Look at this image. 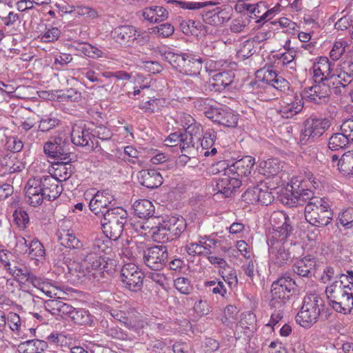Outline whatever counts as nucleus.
Returning a JSON list of instances; mask_svg holds the SVG:
<instances>
[{
    "instance_id": "obj_1",
    "label": "nucleus",
    "mask_w": 353,
    "mask_h": 353,
    "mask_svg": "<svg viewBox=\"0 0 353 353\" xmlns=\"http://www.w3.org/2000/svg\"><path fill=\"white\" fill-rule=\"evenodd\" d=\"M194 107L213 123L225 128H235L238 123V115L226 106H222L210 98H198L194 101Z\"/></svg>"
},
{
    "instance_id": "obj_2",
    "label": "nucleus",
    "mask_w": 353,
    "mask_h": 353,
    "mask_svg": "<svg viewBox=\"0 0 353 353\" xmlns=\"http://www.w3.org/2000/svg\"><path fill=\"white\" fill-rule=\"evenodd\" d=\"M269 246V262L274 268H282L288 265L299 256L303 247L292 240L268 239Z\"/></svg>"
},
{
    "instance_id": "obj_3",
    "label": "nucleus",
    "mask_w": 353,
    "mask_h": 353,
    "mask_svg": "<svg viewBox=\"0 0 353 353\" xmlns=\"http://www.w3.org/2000/svg\"><path fill=\"white\" fill-rule=\"evenodd\" d=\"M296 288L304 290L301 280H295L288 273L280 276L272 284L271 294L272 298L270 300V305L273 307H283L294 293Z\"/></svg>"
},
{
    "instance_id": "obj_4",
    "label": "nucleus",
    "mask_w": 353,
    "mask_h": 353,
    "mask_svg": "<svg viewBox=\"0 0 353 353\" xmlns=\"http://www.w3.org/2000/svg\"><path fill=\"white\" fill-rule=\"evenodd\" d=\"M186 228V221L182 216H167L158 226L152 228V237L156 241L165 243L179 237Z\"/></svg>"
},
{
    "instance_id": "obj_5",
    "label": "nucleus",
    "mask_w": 353,
    "mask_h": 353,
    "mask_svg": "<svg viewBox=\"0 0 353 353\" xmlns=\"http://www.w3.org/2000/svg\"><path fill=\"white\" fill-rule=\"evenodd\" d=\"M305 220L312 226L323 228L333 219V212L324 198L314 199L305 206Z\"/></svg>"
},
{
    "instance_id": "obj_6",
    "label": "nucleus",
    "mask_w": 353,
    "mask_h": 353,
    "mask_svg": "<svg viewBox=\"0 0 353 353\" xmlns=\"http://www.w3.org/2000/svg\"><path fill=\"white\" fill-rule=\"evenodd\" d=\"M330 120L325 117L312 114L305 119L300 134L301 144L316 142L330 127Z\"/></svg>"
},
{
    "instance_id": "obj_7",
    "label": "nucleus",
    "mask_w": 353,
    "mask_h": 353,
    "mask_svg": "<svg viewBox=\"0 0 353 353\" xmlns=\"http://www.w3.org/2000/svg\"><path fill=\"white\" fill-rule=\"evenodd\" d=\"M82 256L83 263L89 268L92 276L97 279V281H100L98 274L103 278L105 274L110 275L114 271L112 261L110 259L106 260V258L103 257L99 253L85 251L82 253Z\"/></svg>"
},
{
    "instance_id": "obj_8",
    "label": "nucleus",
    "mask_w": 353,
    "mask_h": 353,
    "mask_svg": "<svg viewBox=\"0 0 353 353\" xmlns=\"http://www.w3.org/2000/svg\"><path fill=\"white\" fill-rule=\"evenodd\" d=\"M168 3H176L183 9L188 10H199L203 9L201 12V15L203 21L205 23L214 26H221L220 18L219 17V12L217 7L210 9L208 7L214 6L216 3L211 1L204 2H188L178 0H168Z\"/></svg>"
},
{
    "instance_id": "obj_9",
    "label": "nucleus",
    "mask_w": 353,
    "mask_h": 353,
    "mask_svg": "<svg viewBox=\"0 0 353 353\" xmlns=\"http://www.w3.org/2000/svg\"><path fill=\"white\" fill-rule=\"evenodd\" d=\"M316 260L311 256H304L296 261L292 267L294 272L299 276L296 280H301L304 291L314 288L316 285L312 279L314 276Z\"/></svg>"
},
{
    "instance_id": "obj_10",
    "label": "nucleus",
    "mask_w": 353,
    "mask_h": 353,
    "mask_svg": "<svg viewBox=\"0 0 353 353\" xmlns=\"http://www.w3.org/2000/svg\"><path fill=\"white\" fill-rule=\"evenodd\" d=\"M123 285L132 292H138L142 289L144 274L134 263L125 264L120 274Z\"/></svg>"
},
{
    "instance_id": "obj_11",
    "label": "nucleus",
    "mask_w": 353,
    "mask_h": 353,
    "mask_svg": "<svg viewBox=\"0 0 353 353\" xmlns=\"http://www.w3.org/2000/svg\"><path fill=\"white\" fill-rule=\"evenodd\" d=\"M144 263L152 270H161L168 261V249L163 245H154L143 251Z\"/></svg>"
},
{
    "instance_id": "obj_12",
    "label": "nucleus",
    "mask_w": 353,
    "mask_h": 353,
    "mask_svg": "<svg viewBox=\"0 0 353 353\" xmlns=\"http://www.w3.org/2000/svg\"><path fill=\"white\" fill-rule=\"evenodd\" d=\"M159 52L164 61L168 62L179 72L185 75L194 56L192 53H176L170 48L161 49Z\"/></svg>"
},
{
    "instance_id": "obj_13",
    "label": "nucleus",
    "mask_w": 353,
    "mask_h": 353,
    "mask_svg": "<svg viewBox=\"0 0 353 353\" xmlns=\"http://www.w3.org/2000/svg\"><path fill=\"white\" fill-rule=\"evenodd\" d=\"M330 85L325 82L315 83L314 85L305 88L301 93V99L316 105L326 103L330 99Z\"/></svg>"
},
{
    "instance_id": "obj_14",
    "label": "nucleus",
    "mask_w": 353,
    "mask_h": 353,
    "mask_svg": "<svg viewBox=\"0 0 353 353\" xmlns=\"http://www.w3.org/2000/svg\"><path fill=\"white\" fill-rule=\"evenodd\" d=\"M41 183L39 177H34L30 179L26 185V201L32 207L41 205L46 199Z\"/></svg>"
},
{
    "instance_id": "obj_15",
    "label": "nucleus",
    "mask_w": 353,
    "mask_h": 353,
    "mask_svg": "<svg viewBox=\"0 0 353 353\" xmlns=\"http://www.w3.org/2000/svg\"><path fill=\"white\" fill-rule=\"evenodd\" d=\"M332 63L325 57H320L312 66L314 83L331 82L334 79Z\"/></svg>"
},
{
    "instance_id": "obj_16",
    "label": "nucleus",
    "mask_w": 353,
    "mask_h": 353,
    "mask_svg": "<svg viewBox=\"0 0 353 353\" xmlns=\"http://www.w3.org/2000/svg\"><path fill=\"white\" fill-rule=\"evenodd\" d=\"M234 79V73L232 70L219 72L204 84V92H221L232 84Z\"/></svg>"
},
{
    "instance_id": "obj_17",
    "label": "nucleus",
    "mask_w": 353,
    "mask_h": 353,
    "mask_svg": "<svg viewBox=\"0 0 353 353\" xmlns=\"http://www.w3.org/2000/svg\"><path fill=\"white\" fill-rule=\"evenodd\" d=\"M91 128H87L85 124H75L72 126L71 132V141L72 143L80 147L89 146L90 141L92 143V148L97 149L99 148L101 150L98 141L95 143L92 140Z\"/></svg>"
},
{
    "instance_id": "obj_18",
    "label": "nucleus",
    "mask_w": 353,
    "mask_h": 353,
    "mask_svg": "<svg viewBox=\"0 0 353 353\" xmlns=\"http://www.w3.org/2000/svg\"><path fill=\"white\" fill-rule=\"evenodd\" d=\"M113 200V196L109 194L108 190L98 191L89 203L90 210L95 215L102 217L106 210L112 208L110 205Z\"/></svg>"
},
{
    "instance_id": "obj_19",
    "label": "nucleus",
    "mask_w": 353,
    "mask_h": 353,
    "mask_svg": "<svg viewBox=\"0 0 353 353\" xmlns=\"http://www.w3.org/2000/svg\"><path fill=\"white\" fill-rule=\"evenodd\" d=\"M77 155L73 154L66 157H63L61 160L53 162L52 168L54 172L52 176L60 182L68 180L75 172V167L72 163L77 161Z\"/></svg>"
},
{
    "instance_id": "obj_20",
    "label": "nucleus",
    "mask_w": 353,
    "mask_h": 353,
    "mask_svg": "<svg viewBox=\"0 0 353 353\" xmlns=\"http://www.w3.org/2000/svg\"><path fill=\"white\" fill-rule=\"evenodd\" d=\"M68 142L61 137H57L52 141H47L43 145L44 153L50 158L54 160H61L63 157H66L73 154L68 152L66 148Z\"/></svg>"
},
{
    "instance_id": "obj_21",
    "label": "nucleus",
    "mask_w": 353,
    "mask_h": 353,
    "mask_svg": "<svg viewBox=\"0 0 353 353\" xmlns=\"http://www.w3.org/2000/svg\"><path fill=\"white\" fill-rule=\"evenodd\" d=\"M255 165V159L245 156L232 162L229 168L230 174L240 179L246 178L251 174Z\"/></svg>"
},
{
    "instance_id": "obj_22",
    "label": "nucleus",
    "mask_w": 353,
    "mask_h": 353,
    "mask_svg": "<svg viewBox=\"0 0 353 353\" xmlns=\"http://www.w3.org/2000/svg\"><path fill=\"white\" fill-rule=\"evenodd\" d=\"M353 81V59H346L339 65L334 72V79L332 84L341 85L346 88Z\"/></svg>"
},
{
    "instance_id": "obj_23",
    "label": "nucleus",
    "mask_w": 353,
    "mask_h": 353,
    "mask_svg": "<svg viewBox=\"0 0 353 353\" xmlns=\"http://www.w3.org/2000/svg\"><path fill=\"white\" fill-rule=\"evenodd\" d=\"M136 28L133 26L123 25L116 27L111 32V35L114 41L126 47L133 46L135 37Z\"/></svg>"
},
{
    "instance_id": "obj_24",
    "label": "nucleus",
    "mask_w": 353,
    "mask_h": 353,
    "mask_svg": "<svg viewBox=\"0 0 353 353\" xmlns=\"http://www.w3.org/2000/svg\"><path fill=\"white\" fill-rule=\"evenodd\" d=\"M242 183V179L232 175L229 176L228 174L216 181L214 190H216L218 193L222 194L225 197H230L236 190L241 187Z\"/></svg>"
},
{
    "instance_id": "obj_25",
    "label": "nucleus",
    "mask_w": 353,
    "mask_h": 353,
    "mask_svg": "<svg viewBox=\"0 0 353 353\" xmlns=\"http://www.w3.org/2000/svg\"><path fill=\"white\" fill-rule=\"evenodd\" d=\"M39 180L46 200L53 201L61 194L63 188L59 185L60 181L52 174L39 177Z\"/></svg>"
},
{
    "instance_id": "obj_26",
    "label": "nucleus",
    "mask_w": 353,
    "mask_h": 353,
    "mask_svg": "<svg viewBox=\"0 0 353 353\" xmlns=\"http://www.w3.org/2000/svg\"><path fill=\"white\" fill-rule=\"evenodd\" d=\"M139 183L149 189L159 188L163 182V176L155 169L142 170L139 172Z\"/></svg>"
},
{
    "instance_id": "obj_27",
    "label": "nucleus",
    "mask_w": 353,
    "mask_h": 353,
    "mask_svg": "<svg viewBox=\"0 0 353 353\" xmlns=\"http://www.w3.org/2000/svg\"><path fill=\"white\" fill-rule=\"evenodd\" d=\"M68 272L71 275V280L77 285L85 284L92 275L89 268L82 263L73 262L68 266Z\"/></svg>"
},
{
    "instance_id": "obj_28",
    "label": "nucleus",
    "mask_w": 353,
    "mask_h": 353,
    "mask_svg": "<svg viewBox=\"0 0 353 353\" xmlns=\"http://www.w3.org/2000/svg\"><path fill=\"white\" fill-rule=\"evenodd\" d=\"M142 16L150 23H156L166 20L169 17V12L163 6H152L143 9Z\"/></svg>"
},
{
    "instance_id": "obj_29",
    "label": "nucleus",
    "mask_w": 353,
    "mask_h": 353,
    "mask_svg": "<svg viewBox=\"0 0 353 353\" xmlns=\"http://www.w3.org/2000/svg\"><path fill=\"white\" fill-rule=\"evenodd\" d=\"M296 183L288 184L285 188H282L279 194V201L285 205L290 208L299 205V200L296 196Z\"/></svg>"
},
{
    "instance_id": "obj_30",
    "label": "nucleus",
    "mask_w": 353,
    "mask_h": 353,
    "mask_svg": "<svg viewBox=\"0 0 353 353\" xmlns=\"http://www.w3.org/2000/svg\"><path fill=\"white\" fill-rule=\"evenodd\" d=\"M134 214L140 219H148L154 216L155 208L148 199L136 201L133 204Z\"/></svg>"
},
{
    "instance_id": "obj_31",
    "label": "nucleus",
    "mask_w": 353,
    "mask_h": 353,
    "mask_svg": "<svg viewBox=\"0 0 353 353\" xmlns=\"http://www.w3.org/2000/svg\"><path fill=\"white\" fill-rule=\"evenodd\" d=\"M128 221V212L121 207L112 208L106 210V213L101 217V223L126 224Z\"/></svg>"
},
{
    "instance_id": "obj_32",
    "label": "nucleus",
    "mask_w": 353,
    "mask_h": 353,
    "mask_svg": "<svg viewBox=\"0 0 353 353\" xmlns=\"http://www.w3.org/2000/svg\"><path fill=\"white\" fill-rule=\"evenodd\" d=\"M352 143V141L341 131L331 135L328 139L327 145L332 151H339L348 148L349 145Z\"/></svg>"
},
{
    "instance_id": "obj_33",
    "label": "nucleus",
    "mask_w": 353,
    "mask_h": 353,
    "mask_svg": "<svg viewBox=\"0 0 353 353\" xmlns=\"http://www.w3.org/2000/svg\"><path fill=\"white\" fill-rule=\"evenodd\" d=\"M294 227L292 225V221L290 219H287L286 223H282L281 225L276 226L273 230L272 234L268 238V239L274 240H291L290 237L293 235Z\"/></svg>"
},
{
    "instance_id": "obj_34",
    "label": "nucleus",
    "mask_w": 353,
    "mask_h": 353,
    "mask_svg": "<svg viewBox=\"0 0 353 353\" xmlns=\"http://www.w3.org/2000/svg\"><path fill=\"white\" fill-rule=\"evenodd\" d=\"M48 347L46 341L39 339L28 340L18 345L19 353H41Z\"/></svg>"
},
{
    "instance_id": "obj_35",
    "label": "nucleus",
    "mask_w": 353,
    "mask_h": 353,
    "mask_svg": "<svg viewBox=\"0 0 353 353\" xmlns=\"http://www.w3.org/2000/svg\"><path fill=\"white\" fill-rule=\"evenodd\" d=\"M46 250L43 244L37 239H34L28 243V251L27 256L35 261V264L39 265L45 259Z\"/></svg>"
},
{
    "instance_id": "obj_36",
    "label": "nucleus",
    "mask_w": 353,
    "mask_h": 353,
    "mask_svg": "<svg viewBox=\"0 0 353 353\" xmlns=\"http://www.w3.org/2000/svg\"><path fill=\"white\" fill-rule=\"evenodd\" d=\"M303 108V99L296 96L291 103H286L281 107L279 114L281 117L289 119L299 113Z\"/></svg>"
},
{
    "instance_id": "obj_37",
    "label": "nucleus",
    "mask_w": 353,
    "mask_h": 353,
    "mask_svg": "<svg viewBox=\"0 0 353 353\" xmlns=\"http://www.w3.org/2000/svg\"><path fill=\"white\" fill-rule=\"evenodd\" d=\"M60 243L67 248L74 250H80L83 248V242L72 232L64 231L58 237Z\"/></svg>"
},
{
    "instance_id": "obj_38",
    "label": "nucleus",
    "mask_w": 353,
    "mask_h": 353,
    "mask_svg": "<svg viewBox=\"0 0 353 353\" xmlns=\"http://www.w3.org/2000/svg\"><path fill=\"white\" fill-rule=\"evenodd\" d=\"M320 315V310H299L296 315V322L301 326L309 328L316 321Z\"/></svg>"
},
{
    "instance_id": "obj_39",
    "label": "nucleus",
    "mask_w": 353,
    "mask_h": 353,
    "mask_svg": "<svg viewBox=\"0 0 353 353\" xmlns=\"http://www.w3.org/2000/svg\"><path fill=\"white\" fill-rule=\"evenodd\" d=\"M280 160L276 158L269 159L260 163V168L261 173L268 176H276L283 168Z\"/></svg>"
},
{
    "instance_id": "obj_40",
    "label": "nucleus",
    "mask_w": 353,
    "mask_h": 353,
    "mask_svg": "<svg viewBox=\"0 0 353 353\" xmlns=\"http://www.w3.org/2000/svg\"><path fill=\"white\" fill-rule=\"evenodd\" d=\"M122 223H101V227L105 236L110 240L116 241L123 234L124 225Z\"/></svg>"
},
{
    "instance_id": "obj_41",
    "label": "nucleus",
    "mask_w": 353,
    "mask_h": 353,
    "mask_svg": "<svg viewBox=\"0 0 353 353\" xmlns=\"http://www.w3.org/2000/svg\"><path fill=\"white\" fill-rule=\"evenodd\" d=\"M341 163L339 172L343 176L351 177L353 176V150L345 152L341 157Z\"/></svg>"
},
{
    "instance_id": "obj_42",
    "label": "nucleus",
    "mask_w": 353,
    "mask_h": 353,
    "mask_svg": "<svg viewBox=\"0 0 353 353\" xmlns=\"http://www.w3.org/2000/svg\"><path fill=\"white\" fill-rule=\"evenodd\" d=\"M65 315L77 324L89 325L92 322V316L88 310H68Z\"/></svg>"
},
{
    "instance_id": "obj_43",
    "label": "nucleus",
    "mask_w": 353,
    "mask_h": 353,
    "mask_svg": "<svg viewBox=\"0 0 353 353\" xmlns=\"http://www.w3.org/2000/svg\"><path fill=\"white\" fill-rule=\"evenodd\" d=\"M199 144V141H196L194 137L182 132L179 145L182 152L191 154L198 148Z\"/></svg>"
},
{
    "instance_id": "obj_44",
    "label": "nucleus",
    "mask_w": 353,
    "mask_h": 353,
    "mask_svg": "<svg viewBox=\"0 0 353 353\" xmlns=\"http://www.w3.org/2000/svg\"><path fill=\"white\" fill-rule=\"evenodd\" d=\"M325 307L324 300L316 293H307L303 299L301 309H322Z\"/></svg>"
},
{
    "instance_id": "obj_45",
    "label": "nucleus",
    "mask_w": 353,
    "mask_h": 353,
    "mask_svg": "<svg viewBox=\"0 0 353 353\" xmlns=\"http://www.w3.org/2000/svg\"><path fill=\"white\" fill-rule=\"evenodd\" d=\"M60 120L55 117L50 115L43 116L39 125V130L43 132H47L60 125Z\"/></svg>"
},
{
    "instance_id": "obj_46",
    "label": "nucleus",
    "mask_w": 353,
    "mask_h": 353,
    "mask_svg": "<svg viewBox=\"0 0 353 353\" xmlns=\"http://www.w3.org/2000/svg\"><path fill=\"white\" fill-rule=\"evenodd\" d=\"M296 196L299 200V205H304L310 202H313L314 199H321L320 197L314 196V193L310 189H305L301 188L299 185H296Z\"/></svg>"
},
{
    "instance_id": "obj_47",
    "label": "nucleus",
    "mask_w": 353,
    "mask_h": 353,
    "mask_svg": "<svg viewBox=\"0 0 353 353\" xmlns=\"http://www.w3.org/2000/svg\"><path fill=\"white\" fill-rule=\"evenodd\" d=\"M186 252L189 255H210L212 252L209 248L203 245V241H200L199 243H191L185 246Z\"/></svg>"
},
{
    "instance_id": "obj_48",
    "label": "nucleus",
    "mask_w": 353,
    "mask_h": 353,
    "mask_svg": "<svg viewBox=\"0 0 353 353\" xmlns=\"http://www.w3.org/2000/svg\"><path fill=\"white\" fill-rule=\"evenodd\" d=\"M261 192L260 185H254L248 188L245 192L242 194L241 197L243 201L249 204H256L259 203V194Z\"/></svg>"
},
{
    "instance_id": "obj_49",
    "label": "nucleus",
    "mask_w": 353,
    "mask_h": 353,
    "mask_svg": "<svg viewBox=\"0 0 353 353\" xmlns=\"http://www.w3.org/2000/svg\"><path fill=\"white\" fill-rule=\"evenodd\" d=\"M348 46V43L345 40L336 41L330 52L331 59L334 61L339 60L345 51V48Z\"/></svg>"
},
{
    "instance_id": "obj_50",
    "label": "nucleus",
    "mask_w": 353,
    "mask_h": 353,
    "mask_svg": "<svg viewBox=\"0 0 353 353\" xmlns=\"http://www.w3.org/2000/svg\"><path fill=\"white\" fill-rule=\"evenodd\" d=\"M92 139L97 138L102 141H108L112 138V131L103 125L91 128Z\"/></svg>"
},
{
    "instance_id": "obj_51",
    "label": "nucleus",
    "mask_w": 353,
    "mask_h": 353,
    "mask_svg": "<svg viewBox=\"0 0 353 353\" xmlns=\"http://www.w3.org/2000/svg\"><path fill=\"white\" fill-rule=\"evenodd\" d=\"M13 217L15 223L19 228H26L30 221L28 213L21 208H18L14 210Z\"/></svg>"
},
{
    "instance_id": "obj_52",
    "label": "nucleus",
    "mask_w": 353,
    "mask_h": 353,
    "mask_svg": "<svg viewBox=\"0 0 353 353\" xmlns=\"http://www.w3.org/2000/svg\"><path fill=\"white\" fill-rule=\"evenodd\" d=\"M216 139V132L214 129L209 128L205 132L203 138H201L199 144H201L203 149L208 150L214 145Z\"/></svg>"
},
{
    "instance_id": "obj_53",
    "label": "nucleus",
    "mask_w": 353,
    "mask_h": 353,
    "mask_svg": "<svg viewBox=\"0 0 353 353\" xmlns=\"http://www.w3.org/2000/svg\"><path fill=\"white\" fill-rule=\"evenodd\" d=\"M338 219L345 229H353V208L344 210L339 214Z\"/></svg>"
},
{
    "instance_id": "obj_54",
    "label": "nucleus",
    "mask_w": 353,
    "mask_h": 353,
    "mask_svg": "<svg viewBox=\"0 0 353 353\" xmlns=\"http://www.w3.org/2000/svg\"><path fill=\"white\" fill-rule=\"evenodd\" d=\"M205 286L208 288V292H211L215 294H219L223 297L227 293L225 286L222 281H217L216 280L206 281Z\"/></svg>"
},
{
    "instance_id": "obj_55",
    "label": "nucleus",
    "mask_w": 353,
    "mask_h": 353,
    "mask_svg": "<svg viewBox=\"0 0 353 353\" xmlns=\"http://www.w3.org/2000/svg\"><path fill=\"white\" fill-rule=\"evenodd\" d=\"M152 32L157 34L159 37L167 38L173 34L174 32V26L170 23H164L152 29Z\"/></svg>"
},
{
    "instance_id": "obj_56",
    "label": "nucleus",
    "mask_w": 353,
    "mask_h": 353,
    "mask_svg": "<svg viewBox=\"0 0 353 353\" xmlns=\"http://www.w3.org/2000/svg\"><path fill=\"white\" fill-rule=\"evenodd\" d=\"M70 339H71V337H69L68 339V336L57 332H52L47 337L48 343L57 346H66L68 343V341Z\"/></svg>"
},
{
    "instance_id": "obj_57",
    "label": "nucleus",
    "mask_w": 353,
    "mask_h": 353,
    "mask_svg": "<svg viewBox=\"0 0 353 353\" xmlns=\"http://www.w3.org/2000/svg\"><path fill=\"white\" fill-rule=\"evenodd\" d=\"M161 106V99H150L148 101L142 102L139 104V109L143 110L146 113H154L159 110Z\"/></svg>"
},
{
    "instance_id": "obj_58",
    "label": "nucleus",
    "mask_w": 353,
    "mask_h": 353,
    "mask_svg": "<svg viewBox=\"0 0 353 353\" xmlns=\"http://www.w3.org/2000/svg\"><path fill=\"white\" fill-rule=\"evenodd\" d=\"M204 60L194 54V59L190 63L189 68H188V73L186 75L190 76H197L200 74V72L203 68V63Z\"/></svg>"
},
{
    "instance_id": "obj_59",
    "label": "nucleus",
    "mask_w": 353,
    "mask_h": 353,
    "mask_svg": "<svg viewBox=\"0 0 353 353\" xmlns=\"http://www.w3.org/2000/svg\"><path fill=\"white\" fill-rule=\"evenodd\" d=\"M174 287L181 293L188 294L192 291L190 281L186 277H179L174 281Z\"/></svg>"
},
{
    "instance_id": "obj_60",
    "label": "nucleus",
    "mask_w": 353,
    "mask_h": 353,
    "mask_svg": "<svg viewBox=\"0 0 353 353\" xmlns=\"http://www.w3.org/2000/svg\"><path fill=\"white\" fill-rule=\"evenodd\" d=\"M8 270L13 276L21 282H23V281L26 282V279H28L32 273L26 267H17L16 265L12 268H8Z\"/></svg>"
},
{
    "instance_id": "obj_61",
    "label": "nucleus",
    "mask_w": 353,
    "mask_h": 353,
    "mask_svg": "<svg viewBox=\"0 0 353 353\" xmlns=\"http://www.w3.org/2000/svg\"><path fill=\"white\" fill-rule=\"evenodd\" d=\"M7 323L10 327V328L15 332L18 336H20V330H21V319L19 314L13 312H10L9 314Z\"/></svg>"
},
{
    "instance_id": "obj_62",
    "label": "nucleus",
    "mask_w": 353,
    "mask_h": 353,
    "mask_svg": "<svg viewBox=\"0 0 353 353\" xmlns=\"http://www.w3.org/2000/svg\"><path fill=\"white\" fill-rule=\"evenodd\" d=\"M203 132V127L200 123L196 121H194L192 125L188 128L184 132L185 134L194 137L196 141L200 142L201 134Z\"/></svg>"
},
{
    "instance_id": "obj_63",
    "label": "nucleus",
    "mask_w": 353,
    "mask_h": 353,
    "mask_svg": "<svg viewBox=\"0 0 353 353\" xmlns=\"http://www.w3.org/2000/svg\"><path fill=\"white\" fill-rule=\"evenodd\" d=\"M262 70H258L256 72V77L254 80H252L248 85V88L252 92H259L261 89H264L266 86L261 78Z\"/></svg>"
},
{
    "instance_id": "obj_64",
    "label": "nucleus",
    "mask_w": 353,
    "mask_h": 353,
    "mask_svg": "<svg viewBox=\"0 0 353 353\" xmlns=\"http://www.w3.org/2000/svg\"><path fill=\"white\" fill-rule=\"evenodd\" d=\"M61 31L56 27L47 28L46 31L41 36V41L43 42H54L60 37Z\"/></svg>"
}]
</instances>
